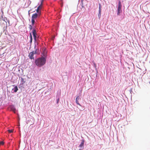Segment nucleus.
I'll list each match as a JSON object with an SVG mask.
<instances>
[{
  "label": "nucleus",
  "mask_w": 150,
  "mask_h": 150,
  "mask_svg": "<svg viewBox=\"0 0 150 150\" xmlns=\"http://www.w3.org/2000/svg\"><path fill=\"white\" fill-rule=\"evenodd\" d=\"M46 62L45 58L42 57L36 59L35 61V63L36 65L40 67L44 65L45 64Z\"/></svg>",
  "instance_id": "1"
},
{
  "label": "nucleus",
  "mask_w": 150,
  "mask_h": 150,
  "mask_svg": "<svg viewBox=\"0 0 150 150\" xmlns=\"http://www.w3.org/2000/svg\"><path fill=\"white\" fill-rule=\"evenodd\" d=\"M122 5L121 4V2L120 1H119L118 2V8L117 9V15H120V13L122 12Z\"/></svg>",
  "instance_id": "2"
},
{
  "label": "nucleus",
  "mask_w": 150,
  "mask_h": 150,
  "mask_svg": "<svg viewBox=\"0 0 150 150\" xmlns=\"http://www.w3.org/2000/svg\"><path fill=\"white\" fill-rule=\"evenodd\" d=\"M34 55V51H33L32 52H30L28 55V56L29 58L30 59H34V58L33 57V56Z\"/></svg>",
  "instance_id": "3"
},
{
  "label": "nucleus",
  "mask_w": 150,
  "mask_h": 150,
  "mask_svg": "<svg viewBox=\"0 0 150 150\" xmlns=\"http://www.w3.org/2000/svg\"><path fill=\"white\" fill-rule=\"evenodd\" d=\"M144 83L146 85H149L150 84V79L148 78L146 79L145 80Z\"/></svg>",
  "instance_id": "4"
},
{
  "label": "nucleus",
  "mask_w": 150,
  "mask_h": 150,
  "mask_svg": "<svg viewBox=\"0 0 150 150\" xmlns=\"http://www.w3.org/2000/svg\"><path fill=\"white\" fill-rule=\"evenodd\" d=\"M80 99V98L79 96H77L76 98V102L77 105H79L80 106H81L80 104L79 103V100Z\"/></svg>",
  "instance_id": "5"
},
{
  "label": "nucleus",
  "mask_w": 150,
  "mask_h": 150,
  "mask_svg": "<svg viewBox=\"0 0 150 150\" xmlns=\"http://www.w3.org/2000/svg\"><path fill=\"white\" fill-rule=\"evenodd\" d=\"M38 14L37 13H35L33 14L32 16V19L35 20L38 17Z\"/></svg>",
  "instance_id": "6"
},
{
  "label": "nucleus",
  "mask_w": 150,
  "mask_h": 150,
  "mask_svg": "<svg viewBox=\"0 0 150 150\" xmlns=\"http://www.w3.org/2000/svg\"><path fill=\"white\" fill-rule=\"evenodd\" d=\"M84 139H83L81 141V144L79 145V147L81 148L83 146L84 144Z\"/></svg>",
  "instance_id": "7"
},
{
  "label": "nucleus",
  "mask_w": 150,
  "mask_h": 150,
  "mask_svg": "<svg viewBox=\"0 0 150 150\" xmlns=\"http://www.w3.org/2000/svg\"><path fill=\"white\" fill-rule=\"evenodd\" d=\"M10 108L11 110L14 112H15L16 109L14 106L13 105H12L10 106Z\"/></svg>",
  "instance_id": "8"
},
{
  "label": "nucleus",
  "mask_w": 150,
  "mask_h": 150,
  "mask_svg": "<svg viewBox=\"0 0 150 150\" xmlns=\"http://www.w3.org/2000/svg\"><path fill=\"white\" fill-rule=\"evenodd\" d=\"M25 81L24 80V79L22 77L21 78V82L22 85H23L25 83Z\"/></svg>",
  "instance_id": "9"
},
{
  "label": "nucleus",
  "mask_w": 150,
  "mask_h": 150,
  "mask_svg": "<svg viewBox=\"0 0 150 150\" xmlns=\"http://www.w3.org/2000/svg\"><path fill=\"white\" fill-rule=\"evenodd\" d=\"M13 90H14V91L15 92H16L18 90V89L17 87L16 86L14 88L12 89Z\"/></svg>",
  "instance_id": "10"
},
{
  "label": "nucleus",
  "mask_w": 150,
  "mask_h": 150,
  "mask_svg": "<svg viewBox=\"0 0 150 150\" xmlns=\"http://www.w3.org/2000/svg\"><path fill=\"white\" fill-rule=\"evenodd\" d=\"M33 36H35V35H36L37 34L36 32V30L35 29H33Z\"/></svg>",
  "instance_id": "11"
},
{
  "label": "nucleus",
  "mask_w": 150,
  "mask_h": 150,
  "mask_svg": "<svg viewBox=\"0 0 150 150\" xmlns=\"http://www.w3.org/2000/svg\"><path fill=\"white\" fill-rule=\"evenodd\" d=\"M42 3H43V1L42 0L41 4L38 7V9H40L42 7Z\"/></svg>",
  "instance_id": "12"
},
{
  "label": "nucleus",
  "mask_w": 150,
  "mask_h": 150,
  "mask_svg": "<svg viewBox=\"0 0 150 150\" xmlns=\"http://www.w3.org/2000/svg\"><path fill=\"white\" fill-rule=\"evenodd\" d=\"M101 5L100 4H99V12L100 13V12H101Z\"/></svg>",
  "instance_id": "13"
},
{
  "label": "nucleus",
  "mask_w": 150,
  "mask_h": 150,
  "mask_svg": "<svg viewBox=\"0 0 150 150\" xmlns=\"http://www.w3.org/2000/svg\"><path fill=\"white\" fill-rule=\"evenodd\" d=\"M30 43L32 42V37L31 33H30Z\"/></svg>",
  "instance_id": "14"
},
{
  "label": "nucleus",
  "mask_w": 150,
  "mask_h": 150,
  "mask_svg": "<svg viewBox=\"0 0 150 150\" xmlns=\"http://www.w3.org/2000/svg\"><path fill=\"white\" fill-rule=\"evenodd\" d=\"M32 25H33L35 23V20L32 19Z\"/></svg>",
  "instance_id": "15"
},
{
  "label": "nucleus",
  "mask_w": 150,
  "mask_h": 150,
  "mask_svg": "<svg viewBox=\"0 0 150 150\" xmlns=\"http://www.w3.org/2000/svg\"><path fill=\"white\" fill-rule=\"evenodd\" d=\"M4 142L3 141L0 142V145H3L4 144Z\"/></svg>",
  "instance_id": "16"
},
{
  "label": "nucleus",
  "mask_w": 150,
  "mask_h": 150,
  "mask_svg": "<svg viewBox=\"0 0 150 150\" xmlns=\"http://www.w3.org/2000/svg\"><path fill=\"white\" fill-rule=\"evenodd\" d=\"M8 132L9 133H11L12 132H13V130H8Z\"/></svg>",
  "instance_id": "17"
},
{
  "label": "nucleus",
  "mask_w": 150,
  "mask_h": 150,
  "mask_svg": "<svg viewBox=\"0 0 150 150\" xmlns=\"http://www.w3.org/2000/svg\"><path fill=\"white\" fill-rule=\"evenodd\" d=\"M29 28L30 29V30H31L32 29V26L31 25H30L29 26Z\"/></svg>",
  "instance_id": "18"
},
{
  "label": "nucleus",
  "mask_w": 150,
  "mask_h": 150,
  "mask_svg": "<svg viewBox=\"0 0 150 150\" xmlns=\"http://www.w3.org/2000/svg\"><path fill=\"white\" fill-rule=\"evenodd\" d=\"M34 37V40L36 41V35H35V36H33Z\"/></svg>",
  "instance_id": "19"
},
{
  "label": "nucleus",
  "mask_w": 150,
  "mask_h": 150,
  "mask_svg": "<svg viewBox=\"0 0 150 150\" xmlns=\"http://www.w3.org/2000/svg\"><path fill=\"white\" fill-rule=\"evenodd\" d=\"M2 19V20L3 21H4V23H5V24H6V23H7L5 21V20H4V19Z\"/></svg>",
  "instance_id": "20"
},
{
  "label": "nucleus",
  "mask_w": 150,
  "mask_h": 150,
  "mask_svg": "<svg viewBox=\"0 0 150 150\" xmlns=\"http://www.w3.org/2000/svg\"><path fill=\"white\" fill-rule=\"evenodd\" d=\"M101 12H100V13L99 12V13L98 14V16L99 17H100L101 15Z\"/></svg>",
  "instance_id": "21"
},
{
  "label": "nucleus",
  "mask_w": 150,
  "mask_h": 150,
  "mask_svg": "<svg viewBox=\"0 0 150 150\" xmlns=\"http://www.w3.org/2000/svg\"><path fill=\"white\" fill-rule=\"evenodd\" d=\"M39 10H40L39 9H38V8H37V9L36 10V11L37 13H38L39 12Z\"/></svg>",
  "instance_id": "22"
},
{
  "label": "nucleus",
  "mask_w": 150,
  "mask_h": 150,
  "mask_svg": "<svg viewBox=\"0 0 150 150\" xmlns=\"http://www.w3.org/2000/svg\"><path fill=\"white\" fill-rule=\"evenodd\" d=\"M82 7H83V3H82Z\"/></svg>",
  "instance_id": "23"
},
{
  "label": "nucleus",
  "mask_w": 150,
  "mask_h": 150,
  "mask_svg": "<svg viewBox=\"0 0 150 150\" xmlns=\"http://www.w3.org/2000/svg\"><path fill=\"white\" fill-rule=\"evenodd\" d=\"M36 53H36V51H35L34 52V54H36Z\"/></svg>",
  "instance_id": "24"
}]
</instances>
